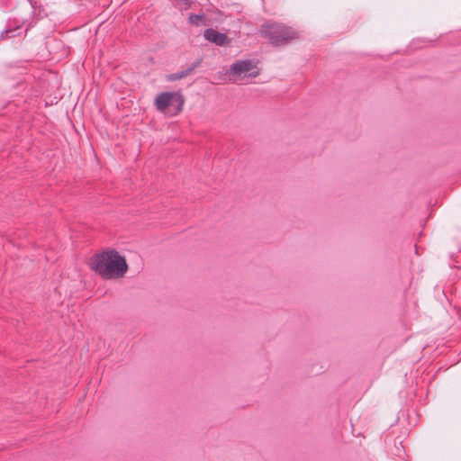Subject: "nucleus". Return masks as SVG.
<instances>
[{
  "label": "nucleus",
  "instance_id": "nucleus-1",
  "mask_svg": "<svg viewBox=\"0 0 461 461\" xmlns=\"http://www.w3.org/2000/svg\"><path fill=\"white\" fill-rule=\"evenodd\" d=\"M89 267L104 279L121 278L128 271L125 257L115 249L94 255L90 258Z\"/></svg>",
  "mask_w": 461,
  "mask_h": 461
},
{
  "label": "nucleus",
  "instance_id": "nucleus-2",
  "mask_svg": "<svg viewBox=\"0 0 461 461\" xmlns=\"http://www.w3.org/2000/svg\"><path fill=\"white\" fill-rule=\"evenodd\" d=\"M260 34L268 40L274 47H282L291 44L300 39V32L296 29L277 22H266L260 27Z\"/></svg>",
  "mask_w": 461,
  "mask_h": 461
},
{
  "label": "nucleus",
  "instance_id": "nucleus-3",
  "mask_svg": "<svg viewBox=\"0 0 461 461\" xmlns=\"http://www.w3.org/2000/svg\"><path fill=\"white\" fill-rule=\"evenodd\" d=\"M185 97L180 91L163 92L159 94L155 105L158 111L167 113L171 116L177 115L183 110Z\"/></svg>",
  "mask_w": 461,
  "mask_h": 461
},
{
  "label": "nucleus",
  "instance_id": "nucleus-4",
  "mask_svg": "<svg viewBox=\"0 0 461 461\" xmlns=\"http://www.w3.org/2000/svg\"><path fill=\"white\" fill-rule=\"evenodd\" d=\"M203 37L206 41L214 43L217 46L224 47L230 43V39L222 32L208 28L203 32Z\"/></svg>",
  "mask_w": 461,
  "mask_h": 461
},
{
  "label": "nucleus",
  "instance_id": "nucleus-5",
  "mask_svg": "<svg viewBox=\"0 0 461 461\" xmlns=\"http://www.w3.org/2000/svg\"><path fill=\"white\" fill-rule=\"evenodd\" d=\"M253 68L251 60H239L233 63L229 70L230 75L240 78L242 74L250 71Z\"/></svg>",
  "mask_w": 461,
  "mask_h": 461
},
{
  "label": "nucleus",
  "instance_id": "nucleus-6",
  "mask_svg": "<svg viewBox=\"0 0 461 461\" xmlns=\"http://www.w3.org/2000/svg\"><path fill=\"white\" fill-rule=\"evenodd\" d=\"M200 63H201V59H198L194 63H193L190 67H188L187 68H185L182 71L176 72V73H172V74L167 75L166 77L167 81L174 82L176 80H180L184 77H186L187 76L191 75L194 72L195 68H197L200 65Z\"/></svg>",
  "mask_w": 461,
  "mask_h": 461
},
{
  "label": "nucleus",
  "instance_id": "nucleus-7",
  "mask_svg": "<svg viewBox=\"0 0 461 461\" xmlns=\"http://www.w3.org/2000/svg\"><path fill=\"white\" fill-rule=\"evenodd\" d=\"M188 22L194 26L206 25V19L203 14H191L188 17Z\"/></svg>",
  "mask_w": 461,
  "mask_h": 461
},
{
  "label": "nucleus",
  "instance_id": "nucleus-8",
  "mask_svg": "<svg viewBox=\"0 0 461 461\" xmlns=\"http://www.w3.org/2000/svg\"><path fill=\"white\" fill-rule=\"evenodd\" d=\"M8 33V31H5L4 32H2V34L0 35V38H5V34H7Z\"/></svg>",
  "mask_w": 461,
  "mask_h": 461
}]
</instances>
